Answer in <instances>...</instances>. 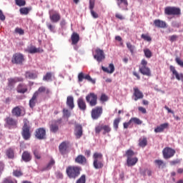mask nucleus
Wrapping results in <instances>:
<instances>
[{
    "label": "nucleus",
    "mask_w": 183,
    "mask_h": 183,
    "mask_svg": "<svg viewBox=\"0 0 183 183\" xmlns=\"http://www.w3.org/2000/svg\"><path fill=\"white\" fill-rule=\"evenodd\" d=\"M16 82H24V79L22 77H14Z\"/></svg>",
    "instance_id": "64"
},
{
    "label": "nucleus",
    "mask_w": 183,
    "mask_h": 183,
    "mask_svg": "<svg viewBox=\"0 0 183 183\" xmlns=\"http://www.w3.org/2000/svg\"><path fill=\"white\" fill-rule=\"evenodd\" d=\"M6 155L10 159H14L15 157V152H14V149L12 148H9L6 151Z\"/></svg>",
    "instance_id": "31"
},
{
    "label": "nucleus",
    "mask_w": 183,
    "mask_h": 183,
    "mask_svg": "<svg viewBox=\"0 0 183 183\" xmlns=\"http://www.w3.org/2000/svg\"><path fill=\"white\" fill-rule=\"evenodd\" d=\"M21 135L25 141H28V139L31 138V131L29 126H28L26 123H25L22 127Z\"/></svg>",
    "instance_id": "10"
},
{
    "label": "nucleus",
    "mask_w": 183,
    "mask_h": 183,
    "mask_svg": "<svg viewBox=\"0 0 183 183\" xmlns=\"http://www.w3.org/2000/svg\"><path fill=\"white\" fill-rule=\"evenodd\" d=\"M66 104L71 109H72L74 107L73 97H67Z\"/></svg>",
    "instance_id": "33"
},
{
    "label": "nucleus",
    "mask_w": 183,
    "mask_h": 183,
    "mask_svg": "<svg viewBox=\"0 0 183 183\" xmlns=\"http://www.w3.org/2000/svg\"><path fill=\"white\" fill-rule=\"evenodd\" d=\"M16 92L18 94H26L28 92V86L24 83H20L16 87Z\"/></svg>",
    "instance_id": "15"
},
{
    "label": "nucleus",
    "mask_w": 183,
    "mask_h": 183,
    "mask_svg": "<svg viewBox=\"0 0 183 183\" xmlns=\"http://www.w3.org/2000/svg\"><path fill=\"white\" fill-rule=\"evenodd\" d=\"M154 24L157 28L164 29L167 27L166 22L159 19L154 20Z\"/></svg>",
    "instance_id": "27"
},
{
    "label": "nucleus",
    "mask_w": 183,
    "mask_h": 183,
    "mask_svg": "<svg viewBox=\"0 0 183 183\" xmlns=\"http://www.w3.org/2000/svg\"><path fill=\"white\" fill-rule=\"evenodd\" d=\"M133 96L134 97V100L137 101L138 99H142L144 97L143 93L137 88H134V94Z\"/></svg>",
    "instance_id": "18"
},
{
    "label": "nucleus",
    "mask_w": 183,
    "mask_h": 183,
    "mask_svg": "<svg viewBox=\"0 0 183 183\" xmlns=\"http://www.w3.org/2000/svg\"><path fill=\"white\" fill-rule=\"evenodd\" d=\"M5 19H6V16H5V14H4V11L0 9V21H1V22H4Z\"/></svg>",
    "instance_id": "53"
},
{
    "label": "nucleus",
    "mask_w": 183,
    "mask_h": 183,
    "mask_svg": "<svg viewBox=\"0 0 183 183\" xmlns=\"http://www.w3.org/2000/svg\"><path fill=\"white\" fill-rule=\"evenodd\" d=\"M118 6L120 8L121 4H123L126 7L128 6L127 0H117Z\"/></svg>",
    "instance_id": "47"
},
{
    "label": "nucleus",
    "mask_w": 183,
    "mask_h": 183,
    "mask_svg": "<svg viewBox=\"0 0 183 183\" xmlns=\"http://www.w3.org/2000/svg\"><path fill=\"white\" fill-rule=\"evenodd\" d=\"M46 91V88L44 86H41L39 88L37 91L34 92V94H36L37 97H39V95H42V94H45Z\"/></svg>",
    "instance_id": "38"
},
{
    "label": "nucleus",
    "mask_w": 183,
    "mask_h": 183,
    "mask_svg": "<svg viewBox=\"0 0 183 183\" xmlns=\"http://www.w3.org/2000/svg\"><path fill=\"white\" fill-rule=\"evenodd\" d=\"M77 105L80 110L85 111L86 109V104L82 97H79L77 99Z\"/></svg>",
    "instance_id": "23"
},
{
    "label": "nucleus",
    "mask_w": 183,
    "mask_h": 183,
    "mask_svg": "<svg viewBox=\"0 0 183 183\" xmlns=\"http://www.w3.org/2000/svg\"><path fill=\"white\" fill-rule=\"evenodd\" d=\"M22 107L16 106L14 107L11 110V114L14 117H16L17 118L21 117V114L22 113Z\"/></svg>",
    "instance_id": "22"
},
{
    "label": "nucleus",
    "mask_w": 183,
    "mask_h": 183,
    "mask_svg": "<svg viewBox=\"0 0 183 183\" xmlns=\"http://www.w3.org/2000/svg\"><path fill=\"white\" fill-rule=\"evenodd\" d=\"M62 120L58 119L57 121H54L50 125V130L51 132H57L58 129H59V124H61Z\"/></svg>",
    "instance_id": "16"
},
{
    "label": "nucleus",
    "mask_w": 183,
    "mask_h": 183,
    "mask_svg": "<svg viewBox=\"0 0 183 183\" xmlns=\"http://www.w3.org/2000/svg\"><path fill=\"white\" fill-rule=\"evenodd\" d=\"M168 127H169L168 123L162 124L154 129V132H156V134L164 132V129H167Z\"/></svg>",
    "instance_id": "24"
},
{
    "label": "nucleus",
    "mask_w": 183,
    "mask_h": 183,
    "mask_svg": "<svg viewBox=\"0 0 183 183\" xmlns=\"http://www.w3.org/2000/svg\"><path fill=\"white\" fill-rule=\"evenodd\" d=\"M46 134V131L44 128H39L36 130L35 137L37 139H44L45 138V135Z\"/></svg>",
    "instance_id": "14"
},
{
    "label": "nucleus",
    "mask_w": 183,
    "mask_h": 183,
    "mask_svg": "<svg viewBox=\"0 0 183 183\" xmlns=\"http://www.w3.org/2000/svg\"><path fill=\"white\" fill-rule=\"evenodd\" d=\"M144 55L147 58L149 59L152 56V53L149 49H144Z\"/></svg>",
    "instance_id": "46"
},
{
    "label": "nucleus",
    "mask_w": 183,
    "mask_h": 183,
    "mask_svg": "<svg viewBox=\"0 0 183 183\" xmlns=\"http://www.w3.org/2000/svg\"><path fill=\"white\" fill-rule=\"evenodd\" d=\"M27 52L29 54H41V52H44V50L41 48H36L35 46H30L27 49Z\"/></svg>",
    "instance_id": "21"
},
{
    "label": "nucleus",
    "mask_w": 183,
    "mask_h": 183,
    "mask_svg": "<svg viewBox=\"0 0 183 183\" xmlns=\"http://www.w3.org/2000/svg\"><path fill=\"white\" fill-rule=\"evenodd\" d=\"M3 183H16V180H15V182H14V180L9 178H6L4 180Z\"/></svg>",
    "instance_id": "60"
},
{
    "label": "nucleus",
    "mask_w": 183,
    "mask_h": 183,
    "mask_svg": "<svg viewBox=\"0 0 183 183\" xmlns=\"http://www.w3.org/2000/svg\"><path fill=\"white\" fill-rule=\"evenodd\" d=\"M164 14L168 16H179L181 9L175 6H167L164 9Z\"/></svg>",
    "instance_id": "6"
},
{
    "label": "nucleus",
    "mask_w": 183,
    "mask_h": 183,
    "mask_svg": "<svg viewBox=\"0 0 183 183\" xmlns=\"http://www.w3.org/2000/svg\"><path fill=\"white\" fill-rule=\"evenodd\" d=\"M25 77L28 79H35L36 78V74L31 71H26L25 73Z\"/></svg>",
    "instance_id": "36"
},
{
    "label": "nucleus",
    "mask_w": 183,
    "mask_h": 183,
    "mask_svg": "<svg viewBox=\"0 0 183 183\" xmlns=\"http://www.w3.org/2000/svg\"><path fill=\"white\" fill-rule=\"evenodd\" d=\"M71 44H73V45L76 44L79 41V34L77 33L74 32L71 34Z\"/></svg>",
    "instance_id": "29"
},
{
    "label": "nucleus",
    "mask_w": 183,
    "mask_h": 183,
    "mask_svg": "<svg viewBox=\"0 0 183 183\" xmlns=\"http://www.w3.org/2000/svg\"><path fill=\"white\" fill-rule=\"evenodd\" d=\"M90 12L94 19H97L99 17L98 14L96 13L94 10L90 11Z\"/></svg>",
    "instance_id": "61"
},
{
    "label": "nucleus",
    "mask_w": 183,
    "mask_h": 183,
    "mask_svg": "<svg viewBox=\"0 0 183 183\" xmlns=\"http://www.w3.org/2000/svg\"><path fill=\"white\" fill-rule=\"evenodd\" d=\"M93 167L95 169H102L104 167V159L102 153L94 152L93 154Z\"/></svg>",
    "instance_id": "2"
},
{
    "label": "nucleus",
    "mask_w": 183,
    "mask_h": 183,
    "mask_svg": "<svg viewBox=\"0 0 183 183\" xmlns=\"http://www.w3.org/2000/svg\"><path fill=\"white\" fill-rule=\"evenodd\" d=\"M20 14L21 15H28L29 14V9L26 7L20 9Z\"/></svg>",
    "instance_id": "48"
},
{
    "label": "nucleus",
    "mask_w": 183,
    "mask_h": 183,
    "mask_svg": "<svg viewBox=\"0 0 183 183\" xmlns=\"http://www.w3.org/2000/svg\"><path fill=\"white\" fill-rule=\"evenodd\" d=\"M127 46L129 49V50L130 51V52L132 53V54H134V46H133L131 43L127 42Z\"/></svg>",
    "instance_id": "49"
},
{
    "label": "nucleus",
    "mask_w": 183,
    "mask_h": 183,
    "mask_svg": "<svg viewBox=\"0 0 183 183\" xmlns=\"http://www.w3.org/2000/svg\"><path fill=\"white\" fill-rule=\"evenodd\" d=\"M75 128H76L75 135L76 137V139H79V138H81L82 135V127L80 124H76Z\"/></svg>",
    "instance_id": "28"
},
{
    "label": "nucleus",
    "mask_w": 183,
    "mask_h": 183,
    "mask_svg": "<svg viewBox=\"0 0 183 183\" xmlns=\"http://www.w3.org/2000/svg\"><path fill=\"white\" fill-rule=\"evenodd\" d=\"M33 154L36 159H41L42 157V153H41V151L39 150V149H35L34 150H33Z\"/></svg>",
    "instance_id": "37"
},
{
    "label": "nucleus",
    "mask_w": 183,
    "mask_h": 183,
    "mask_svg": "<svg viewBox=\"0 0 183 183\" xmlns=\"http://www.w3.org/2000/svg\"><path fill=\"white\" fill-rule=\"evenodd\" d=\"M55 80V75L54 73L49 72L46 74V81H52Z\"/></svg>",
    "instance_id": "41"
},
{
    "label": "nucleus",
    "mask_w": 183,
    "mask_h": 183,
    "mask_svg": "<svg viewBox=\"0 0 183 183\" xmlns=\"http://www.w3.org/2000/svg\"><path fill=\"white\" fill-rule=\"evenodd\" d=\"M130 122H133L134 124H136L137 125H141V124H142V122L137 117L132 118L130 119Z\"/></svg>",
    "instance_id": "44"
},
{
    "label": "nucleus",
    "mask_w": 183,
    "mask_h": 183,
    "mask_svg": "<svg viewBox=\"0 0 183 183\" xmlns=\"http://www.w3.org/2000/svg\"><path fill=\"white\" fill-rule=\"evenodd\" d=\"M76 183H86V176L82 174L81 177L77 179Z\"/></svg>",
    "instance_id": "50"
},
{
    "label": "nucleus",
    "mask_w": 183,
    "mask_h": 183,
    "mask_svg": "<svg viewBox=\"0 0 183 183\" xmlns=\"http://www.w3.org/2000/svg\"><path fill=\"white\" fill-rule=\"evenodd\" d=\"M147 61L144 59L142 60L139 71L144 76H150L152 75L150 69L147 66Z\"/></svg>",
    "instance_id": "5"
},
{
    "label": "nucleus",
    "mask_w": 183,
    "mask_h": 183,
    "mask_svg": "<svg viewBox=\"0 0 183 183\" xmlns=\"http://www.w3.org/2000/svg\"><path fill=\"white\" fill-rule=\"evenodd\" d=\"M109 68L110 69V70L108 69V68L102 66V69L104 71L108 73V74H112L114 71V66L113 64H110L109 65Z\"/></svg>",
    "instance_id": "34"
},
{
    "label": "nucleus",
    "mask_w": 183,
    "mask_h": 183,
    "mask_svg": "<svg viewBox=\"0 0 183 183\" xmlns=\"http://www.w3.org/2000/svg\"><path fill=\"white\" fill-rule=\"evenodd\" d=\"M102 129H103V135H106L107 134H109V132H111L112 129L109 125H102Z\"/></svg>",
    "instance_id": "40"
},
{
    "label": "nucleus",
    "mask_w": 183,
    "mask_h": 183,
    "mask_svg": "<svg viewBox=\"0 0 183 183\" xmlns=\"http://www.w3.org/2000/svg\"><path fill=\"white\" fill-rule=\"evenodd\" d=\"M54 165H55V160L54 159H50L49 163L47 164L46 169L47 170L51 169Z\"/></svg>",
    "instance_id": "42"
},
{
    "label": "nucleus",
    "mask_w": 183,
    "mask_h": 183,
    "mask_svg": "<svg viewBox=\"0 0 183 183\" xmlns=\"http://www.w3.org/2000/svg\"><path fill=\"white\" fill-rule=\"evenodd\" d=\"M147 145V139L143 137L139 139V146L142 148H144Z\"/></svg>",
    "instance_id": "32"
},
{
    "label": "nucleus",
    "mask_w": 183,
    "mask_h": 183,
    "mask_svg": "<svg viewBox=\"0 0 183 183\" xmlns=\"http://www.w3.org/2000/svg\"><path fill=\"white\" fill-rule=\"evenodd\" d=\"M36 102H38V96H36V94L34 93L32 97L29 102L30 108H34L35 105H36Z\"/></svg>",
    "instance_id": "26"
},
{
    "label": "nucleus",
    "mask_w": 183,
    "mask_h": 183,
    "mask_svg": "<svg viewBox=\"0 0 183 183\" xmlns=\"http://www.w3.org/2000/svg\"><path fill=\"white\" fill-rule=\"evenodd\" d=\"M107 100H108V97L106 94H102L101 97H100V101L107 102Z\"/></svg>",
    "instance_id": "57"
},
{
    "label": "nucleus",
    "mask_w": 183,
    "mask_h": 183,
    "mask_svg": "<svg viewBox=\"0 0 183 183\" xmlns=\"http://www.w3.org/2000/svg\"><path fill=\"white\" fill-rule=\"evenodd\" d=\"M97 95L93 92H91L86 96V101L90 107H95L97 104Z\"/></svg>",
    "instance_id": "7"
},
{
    "label": "nucleus",
    "mask_w": 183,
    "mask_h": 183,
    "mask_svg": "<svg viewBox=\"0 0 183 183\" xmlns=\"http://www.w3.org/2000/svg\"><path fill=\"white\" fill-rule=\"evenodd\" d=\"M50 19L52 22L56 23L61 20V15L58 13L51 14Z\"/></svg>",
    "instance_id": "30"
},
{
    "label": "nucleus",
    "mask_w": 183,
    "mask_h": 183,
    "mask_svg": "<svg viewBox=\"0 0 183 183\" xmlns=\"http://www.w3.org/2000/svg\"><path fill=\"white\" fill-rule=\"evenodd\" d=\"M169 38H170L169 40L172 42H173V41H175L177 39L178 36L177 35H172Z\"/></svg>",
    "instance_id": "63"
},
{
    "label": "nucleus",
    "mask_w": 183,
    "mask_h": 183,
    "mask_svg": "<svg viewBox=\"0 0 183 183\" xmlns=\"http://www.w3.org/2000/svg\"><path fill=\"white\" fill-rule=\"evenodd\" d=\"M102 129V126H97L95 127V132L96 134H100L101 131Z\"/></svg>",
    "instance_id": "59"
},
{
    "label": "nucleus",
    "mask_w": 183,
    "mask_h": 183,
    "mask_svg": "<svg viewBox=\"0 0 183 183\" xmlns=\"http://www.w3.org/2000/svg\"><path fill=\"white\" fill-rule=\"evenodd\" d=\"M94 8V0H90L89 1V9L90 11H93Z\"/></svg>",
    "instance_id": "56"
},
{
    "label": "nucleus",
    "mask_w": 183,
    "mask_h": 183,
    "mask_svg": "<svg viewBox=\"0 0 183 183\" xmlns=\"http://www.w3.org/2000/svg\"><path fill=\"white\" fill-rule=\"evenodd\" d=\"M21 159L24 162H29L32 159V156H31V153L29 152H24L21 155Z\"/></svg>",
    "instance_id": "25"
},
{
    "label": "nucleus",
    "mask_w": 183,
    "mask_h": 183,
    "mask_svg": "<svg viewBox=\"0 0 183 183\" xmlns=\"http://www.w3.org/2000/svg\"><path fill=\"white\" fill-rule=\"evenodd\" d=\"M138 109L139 112H142V114H147V110L145 108L142 107H139Z\"/></svg>",
    "instance_id": "62"
},
{
    "label": "nucleus",
    "mask_w": 183,
    "mask_h": 183,
    "mask_svg": "<svg viewBox=\"0 0 183 183\" xmlns=\"http://www.w3.org/2000/svg\"><path fill=\"white\" fill-rule=\"evenodd\" d=\"M94 58L98 61L101 62L105 59V54L102 49L99 48L96 49L95 54L94 55Z\"/></svg>",
    "instance_id": "12"
},
{
    "label": "nucleus",
    "mask_w": 183,
    "mask_h": 183,
    "mask_svg": "<svg viewBox=\"0 0 183 183\" xmlns=\"http://www.w3.org/2000/svg\"><path fill=\"white\" fill-rule=\"evenodd\" d=\"M68 148H69V142H63L59 144V149L61 155H66L69 152Z\"/></svg>",
    "instance_id": "11"
},
{
    "label": "nucleus",
    "mask_w": 183,
    "mask_h": 183,
    "mask_svg": "<svg viewBox=\"0 0 183 183\" xmlns=\"http://www.w3.org/2000/svg\"><path fill=\"white\" fill-rule=\"evenodd\" d=\"M135 155V153L132 149H128L126 151V154H124V157H127V165L128 167H132L136 165V164L138 162V158L137 157H133Z\"/></svg>",
    "instance_id": "3"
},
{
    "label": "nucleus",
    "mask_w": 183,
    "mask_h": 183,
    "mask_svg": "<svg viewBox=\"0 0 183 183\" xmlns=\"http://www.w3.org/2000/svg\"><path fill=\"white\" fill-rule=\"evenodd\" d=\"M154 164L159 167V169H164L166 166V164L164 162V161L161 159L154 160Z\"/></svg>",
    "instance_id": "35"
},
{
    "label": "nucleus",
    "mask_w": 183,
    "mask_h": 183,
    "mask_svg": "<svg viewBox=\"0 0 183 183\" xmlns=\"http://www.w3.org/2000/svg\"><path fill=\"white\" fill-rule=\"evenodd\" d=\"M142 39H143L145 41H152V38L147 35V34H142L141 36Z\"/></svg>",
    "instance_id": "52"
},
{
    "label": "nucleus",
    "mask_w": 183,
    "mask_h": 183,
    "mask_svg": "<svg viewBox=\"0 0 183 183\" xmlns=\"http://www.w3.org/2000/svg\"><path fill=\"white\" fill-rule=\"evenodd\" d=\"M16 4L18 6H24L26 3L24 0H16Z\"/></svg>",
    "instance_id": "51"
},
{
    "label": "nucleus",
    "mask_w": 183,
    "mask_h": 183,
    "mask_svg": "<svg viewBox=\"0 0 183 183\" xmlns=\"http://www.w3.org/2000/svg\"><path fill=\"white\" fill-rule=\"evenodd\" d=\"M121 121V118H117L114 120L113 122V127L114 128V129H116V131H117L118 128H119V124Z\"/></svg>",
    "instance_id": "43"
},
{
    "label": "nucleus",
    "mask_w": 183,
    "mask_h": 183,
    "mask_svg": "<svg viewBox=\"0 0 183 183\" xmlns=\"http://www.w3.org/2000/svg\"><path fill=\"white\" fill-rule=\"evenodd\" d=\"M15 32H16V34H19V35H24V29L21 28H16Z\"/></svg>",
    "instance_id": "55"
},
{
    "label": "nucleus",
    "mask_w": 183,
    "mask_h": 183,
    "mask_svg": "<svg viewBox=\"0 0 183 183\" xmlns=\"http://www.w3.org/2000/svg\"><path fill=\"white\" fill-rule=\"evenodd\" d=\"M176 62L182 67H183V61L181 60L179 57H177L175 59Z\"/></svg>",
    "instance_id": "58"
},
{
    "label": "nucleus",
    "mask_w": 183,
    "mask_h": 183,
    "mask_svg": "<svg viewBox=\"0 0 183 183\" xmlns=\"http://www.w3.org/2000/svg\"><path fill=\"white\" fill-rule=\"evenodd\" d=\"M170 71L172 72V74L175 76L176 79L178 81H183V74H179L177 71L176 70L175 67L173 66H169Z\"/></svg>",
    "instance_id": "20"
},
{
    "label": "nucleus",
    "mask_w": 183,
    "mask_h": 183,
    "mask_svg": "<svg viewBox=\"0 0 183 183\" xmlns=\"http://www.w3.org/2000/svg\"><path fill=\"white\" fill-rule=\"evenodd\" d=\"M13 175L16 177H22L24 173H22V170L21 169H16L13 171Z\"/></svg>",
    "instance_id": "39"
},
{
    "label": "nucleus",
    "mask_w": 183,
    "mask_h": 183,
    "mask_svg": "<svg viewBox=\"0 0 183 183\" xmlns=\"http://www.w3.org/2000/svg\"><path fill=\"white\" fill-rule=\"evenodd\" d=\"M4 121L6 122L4 127H6V128H9V129L16 128L18 126V121L11 117H7Z\"/></svg>",
    "instance_id": "8"
},
{
    "label": "nucleus",
    "mask_w": 183,
    "mask_h": 183,
    "mask_svg": "<svg viewBox=\"0 0 183 183\" xmlns=\"http://www.w3.org/2000/svg\"><path fill=\"white\" fill-rule=\"evenodd\" d=\"M86 162V157L82 154H79L75 158V163L79 165H85Z\"/></svg>",
    "instance_id": "19"
},
{
    "label": "nucleus",
    "mask_w": 183,
    "mask_h": 183,
    "mask_svg": "<svg viewBox=\"0 0 183 183\" xmlns=\"http://www.w3.org/2000/svg\"><path fill=\"white\" fill-rule=\"evenodd\" d=\"M103 114L102 107H96L92 109L91 116L92 119H99L102 114Z\"/></svg>",
    "instance_id": "9"
},
{
    "label": "nucleus",
    "mask_w": 183,
    "mask_h": 183,
    "mask_svg": "<svg viewBox=\"0 0 183 183\" xmlns=\"http://www.w3.org/2000/svg\"><path fill=\"white\" fill-rule=\"evenodd\" d=\"M175 152V150L170 147H165L162 151L163 156L165 159H169V158L174 157Z\"/></svg>",
    "instance_id": "13"
},
{
    "label": "nucleus",
    "mask_w": 183,
    "mask_h": 183,
    "mask_svg": "<svg viewBox=\"0 0 183 183\" xmlns=\"http://www.w3.org/2000/svg\"><path fill=\"white\" fill-rule=\"evenodd\" d=\"M85 79L92 84H95V80L92 79L89 74L84 75L82 72L79 73L78 75V80L79 82H81L83 79Z\"/></svg>",
    "instance_id": "17"
},
{
    "label": "nucleus",
    "mask_w": 183,
    "mask_h": 183,
    "mask_svg": "<svg viewBox=\"0 0 183 183\" xmlns=\"http://www.w3.org/2000/svg\"><path fill=\"white\" fill-rule=\"evenodd\" d=\"M4 169H5V164L4 162H0V177L2 175V172H4Z\"/></svg>",
    "instance_id": "54"
},
{
    "label": "nucleus",
    "mask_w": 183,
    "mask_h": 183,
    "mask_svg": "<svg viewBox=\"0 0 183 183\" xmlns=\"http://www.w3.org/2000/svg\"><path fill=\"white\" fill-rule=\"evenodd\" d=\"M25 62V56L22 53H14L11 57L13 65H22Z\"/></svg>",
    "instance_id": "4"
},
{
    "label": "nucleus",
    "mask_w": 183,
    "mask_h": 183,
    "mask_svg": "<svg viewBox=\"0 0 183 183\" xmlns=\"http://www.w3.org/2000/svg\"><path fill=\"white\" fill-rule=\"evenodd\" d=\"M16 84L15 78H9L8 79V86H14Z\"/></svg>",
    "instance_id": "45"
},
{
    "label": "nucleus",
    "mask_w": 183,
    "mask_h": 183,
    "mask_svg": "<svg viewBox=\"0 0 183 183\" xmlns=\"http://www.w3.org/2000/svg\"><path fill=\"white\" fill-rule=\"evenodd\" d=\"M81 167L79 166H68L66 169V173L69 179L75 180L81 174Z\"/></svg>",
    "instance_id": "1"
}]
</instances>
